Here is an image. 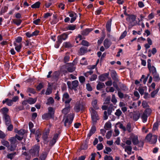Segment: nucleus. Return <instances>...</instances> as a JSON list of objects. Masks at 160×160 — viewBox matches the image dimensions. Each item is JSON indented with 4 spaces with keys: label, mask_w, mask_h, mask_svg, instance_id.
I'll return each instance as SVG.
<instances>
[{
    "label": "nucleus",
    "mask_w": 160,
    "mask_h": 160,
    "mask_svg": "<svg viewBox=\"0 0 160 160\" xmlns=\"http://www.w3.org/2000/svg\"><path fill=\"white\" fill-rule=\"evenodd\" d=\"M48 112L42 115V118L43 119H48L49 118H53L55 111L52 107H49L48 108Z\"/></svg>",
    "instance_id": "1"
},
{
    "label": "nucleus",
    "mask_w": 160,
    "mask_h": 160,
    "mask_svg": "<svg viewBox=\"0 0 160 160\" xmlns=\"http://www.w3.org/2000/svg\"><path fill=\"white\" fill-rule=\"evenodd\" d=\"M91 115L92 121L93 124H96L98 120L99 119L98 114L97 112L96 111L92 108H90Z\"/></svg>",
    "instance_id": "2"
},
{
    "label": "nucleus",
    "mask_w": 160,
    "mask_h": 160,
    "mask_svg": "<svg viewBox=\"0 0 160 160\" xmlns=\"http://www.w3.org/2000/svg\"><path fill=\"white\" fill-rule=\"evenodd\" d=\"M40 147L37 145H35L29 151L30 154L33 156L38 157Z\"/></svg>",
    "instance_id": "3"
},
{
    "label": "nucleus",
    "mask_w": 160,
    "mask_h": 160,
    "mask_svg": "<svg viewBox=\"0 0 160 160\" xmlns=\"http://www.w3.org/2000/svg\"><path fill=\"white\" fill-rule=\"evenodd\" d=\"M74 118V115L72 113L68 114L64 122L65 126H69L72 123Z\"/></svg>",
    "instance_id": "4"
},
{
    "label": "nucleus",
    "mask_w": 160,
    "mask_h": 160,
    "mask_svg": "<svg viewBox=\"0 0 160 160\" xmlns=\"http://www.w3.org/2000/svg\"><path fill=\"white\" fill-rule=\"evenodd\" d=\"M74 109L76 112H78L80 110L83 111L84 108L83 105L81 104L80 102L78 101L75 104Z\"/></svg>",
    "instance_id": "5"
},
{
    "label": "nucleus",
    "mask_w": 160,
    "mask_h": 160,
    "mask_svg": "<svg viewBox=\"0 0 160 160\" xmlns=\"http://www.w3.org/2000/svg\"><path fill=\"white\" fill-rule=\"evenodd\" d=\"M26 131H15V132L17 133L16 135L17 137V139L19 141H21L23 138V136L26 132Z\"/></svg>",
    "instance_id": "6"
},
{
    "label": "nucleus",
    "mask_w": 160,
    "mask_h": 160,
    "mask_svg": "<svg viewBox=\"0 0 160 160\" xmlns=\"http://www.w3.org/2000/svg\"><path fill=\"white\" fill-rule=\"evenodd\" d=\"M136 16L134 14H130L126 18V21L129 22L130 24L133 23V22L135 21Z\"/></svg>",
    "instance_id": "7"
},
{
    "label": "nucleus",
    "mask_w": 160,
    "mask_h": 160,
    "mask_svg": "<svg viewBox=\"0 0 160 160\" xmlns=\"http://www.w3.org/2000/svg\"><path fill=\"white\" fill-rule=\"evenodd\" d=\"M110 75L114 81H116V82L119 81L117 73L115 70H111L110 72Z\"/></svg>",
    "instance_id": "8"
},
{
    "label": "nucleus",
    "mask_w": 160,
    "mask_h": 160,
    "mask_svg": "<svg viewBox=\"0 0 160 160\" xmlns=\"http://www.w3.org/2000/svg\"><path fill=\"white\" fill-rule=\"evenodd\" d=\"M53 86V84L52 83L51 84L50 82L48 83V87L47 89L45 92V94L46 95H49L52 93V87Z\"/></svg>",
    "instance_id": "9"
},
{
    "label": "nucleus",
    "mask_w": 160,
    "mask_h": 160,
    "mask_svg": "<svg viewBox=\"0 0 160 160\" xmlns=\"http://www.w3.org/2000/svg\"><path fill=\"white\" fill-rule=\"evenodd\" d=\"M67 64L68 66H67L66 69L68 72H72L75 70L76 68L74 67L73 63H67Z\"/></svg>",
    "instance_id": "10"
},
{
    "label": "nucleus",
    "mask_w": 160,
    "mask_h": 160,
    "mask_svg": "<svg viewBox=\"0 0 160 160\" xmlns=\"http://www.w3.org/2000/svg\"><path fill=\"white\" fill-rule=\"evenodd\" d=\"M68 37V34L64 32L61 35L58 36L57 37V39L58 40H60L61 42H62L63 40H66Z\"/></svg>",
    "instance_id": "11"
},
{
    "label": "nucleus",
    "mask_w": 160,
    "mask_h": 160,
    "mask_svg": "<svg viewBox=\"0 0 160 160\" xmlns=\"http://www.w3.org/2000/svg\"><path fill=\"white\" fill-rule=\"evenodd\" d=\"M109 74V72L102 74L98 77L99 79L101 82H103L108 78Z\"/></svg>",
    "instance_id": "12"
},
{
    "label": "nucleus",
    "mask_w": 160,
    "mask_h": 160,
    "mask_svg": "<svg viewBox=\"0 0 160 160\" xmlns=\"http://www.w3.org/2000/svg\"><path fill=\"white\" fill-rule=\"evenodd\" d=\"M63 47L66 48H68L73 47L74 46V43L72 41L71 42H65L63 43Z\"/></svg>",
    "instance_id": "13"
},
{
    "label": "nucleus",
    "mask_w": 160,
    "mask_h": 160,
    "mask_svg": "<svg viewBox=\"0 0 160 160\" xmlns=\"http://www.w3.org/2000/svg\"><path fill=\"white\" fill-rule=\"evenodd\" d=\"M76 25L73 24H68L65 28L63 29V31L67 30H74L76 29Z\"/></svg>",
    "instance_id": "14"
},
{
    "label": "nucleus",
    "mask_w": 160,
    "mask_h": 160,
    "mask_svg": "<svg viewBox=\"0 0 160 160\" xmlns=\"http://www.w3.org/2000/svg\"><path fill=\"white\" fill-rule=\"evenodd\" d=\"M3 118L4 119L6 125H8L11 123L10 118L8 115L7 114L3 115Z\"/></svg>",
    "instance_id": "15"
},
{
    "label": "nucleus",
    "mask_w": 160,
    "mask_h": 160,
    "mask_svg": "<svg viewBox=\"0 0 160 160\" xmlns=\"http://www.w3.org/2000/svg\"><path fill=\"white\" fill-rule=\"evenodd\" d=\"M78 82L77 80L73 81L72 82V86L71 88V90H73L75 91L77 90V88L78 85Z\"/></svg>",
    "instance_id": "16"
},
{
    "label": "nucleus",
    "mask_w": 160,
    "mask_h": 160,
    "mask_svg": "<svg viewBox=\"0 0 160 160\" xmlns=\"http://www.w3.org/2000/svg\"><path fill=\"white\" fill-rule=\"evenodd\" d=\"M112 42L108 38H106L105 39L104 41V46L105 48L106 49L108 48L111 46Z\"/></svg>",
    "instance_id": "17"
},
{
    "label": "nucleus",
    "mask_w": 160,
    "mask_h": 160,
    "mask_svg": "<svg viewBox=\"0 0 160 160\" xmlns=\"http://www.w3.org/2000/svg\"><path fill=\"white\" fill-rule=\"evenodd\" d=\"M2 103L3 104H4L6 103V104L9 106H12L13 104V102H12V100L8 98H5V100H3Z\"/></svg>",
    "instance_id": "18"
},
{
    "label": "nucleus",
    "mask_w": 160,
    "mask_h": 160,
    "mask_svg": "<svg viewBox=\"0 0 160 160\" xmlns=\"http://www.w3.org/2000/svg\"><path fill=\"white\" fill-rule=\"evenodd\" d=\"M112 21V19H110L108 21L106 24V30L108 32H110L111 31Z\"/></svg>",
    "instance_id": "19"
},
{
    "label": "nucleus",
    "mask_w": 160,
    "mask_h": 160,
    "mask_svg": "<svg viewBox=\"0 0 160 160\" xmlns=\"http://www.w3.org/2000/svg\"><path fill=\"white\" fill-rule=\"evenodd\" d=\"M92 30V28H87L82 31L81 34L83 36H87Z\"/></svg>",
    "instance_id": "20"
},
{
    "label": "nucleus",
    "mask_w": 160,
    "mask_h": 160,
    "mask_svg": "<svg viewBox=\"0 0 160 160\" xmlns=\"http://www.w3.org/2000/svg\"><path fill=\"white\" fill-rule=\"evenodd\" d=\"M72 100V98L69 99L68 100H66L64 102L65 104V108L68 109H70V105L69 104L71 101Z\"/></svg>",
    "instance_id": "21"
},
{
    "label": "nucleus",
    "mask_w": 160,
    "mask_h": 160,
    "mask_svg": "<svg viewBox=\"0 0 160 160\" xmlns=\"http://www.w3.org/2000/svg\"><path fill=\"white\" fill-rule=\"evenodd\" d=\"M87 52L88 50L87 48L85 47H82L80 49L79 53L80 55H82L85 53H86Z\"/></svg>",
    "instance_id": "22"
},
{
    "label": "nucleus",
    "mask_w": 160,
    "mask_h": 160,
    "mask_svg": "<svg viewBox=\"0 0 160 160\" xmlns=\"http://www.w3.org/2000/svg\"><path fill=\"white\" fill-rule=\"evenodd\" d=\"M17 143H10L9 144L8 149L11 151H12L15 150L17 147Z\"/></svg>",
    "instance_id": "23"
},
{
    "label": "nucleus",
    "mask_w": 160,
    "mask_h": 160,
    "mask_svg": "<svg viewBox=\"0 0 160 160\" xmlns=\"http://www.w3.org/2000/svg\"><path fill=\"white\" fill-rule=\"evenodd\" d=\"M17 137L15 135L14 137H11L8 139V141H9L10 143H16L18 142L17 140Z\"/></svg>",
    "instance_id": "24"
},
{
    "label": "nucleus",
    "mask_w": 160,
    "mask_h": 160,
    "mask_svg": "<svg viewBox=\"0 0 160 160\" xmlns=\"http://www.w3.org/2000/svg\"><path fill=\"white\" fill-rule=\"evenodd\" d=\"M105 86L103 82H99L97 85V89L99 90L101 89L105 88Z\"/></svg>",
    "instance_id": "25"
},
{
    "label": "nucleus",
    "mask_w": 160,
    "mask_h": 160,
    "mask_svg": "<svg viewBox=\"0 0 160 160\" xmlns=\"http://www.w3.org/2000/svg\"><path fill=\"white\" fill-rule=\"evenodd\" d=\"M148 68L149 71V72L151 73L152 75L157 72L156 69L153 66H151Z\"/></svg>",
    "instance_id": "26"
},
{
    "label": "nucleus",
    "mask_w": 160,
    "mask_h": 160,
    "mask_svg": "<svg viewBox=\"0 0 160 160\" xmlns=\"http://www.w3.org/2000/svg\"><path fill=\"white\" fill-rule=\"evenodd\" d=\"M14 45L15 46V49L18 52H19L21 51V49L22 47V45L21 44H20L18 45L17 43L14 42L13 43Z\"/></svg>",
    "instance_id": "27"
},
{
    "label": "nucleus",
    "mask_w": 160,
    "mask_h": 160,
    "mask_svg": "<svg viewBox=\"0 0 160 160\" xmlns=\"http://www.w3.org/2000/svg\"><path fill=\"white\" fill-rule=\"evenodd\" d=\"M8 111V109L6 107L3 108L0 110V112L2 113L3 116L5 115V114H7Z\"/></svg>",
    "instance_id": "28"
},
{
    "label": "nucleus",
    "mask_w": 160,
    "mask_h": 160,
    "mask_svg": "<svg viewBox=\"0 0 160 160\" xmlns=\"http://www.w3.org/2000/svg\"><path fill=\"white\" fill-rule=\"evenodd\" d=\"M27 100L28 103L30 104L31 105L33 104L36 102L37 101V99L35 98H32L29 97Z\"/></svg>",
    "instance_id": "29"
},
{
    "label": "nucleus",
    "mask_w": 160,
    "mask_h": 160,
    "mask_svg": "<svg viewBox=\"0 0 160 160\" xmlns=\"http://www.w3.org/2000/svg\"><path fill=\"white\" fill-rule=\"evenodd\" d=\"M71 98H70V96L68 92H65L63 95L62 101L63 102H64L65 100V99L68 100L69 99Z\"/></svg>",
    "instance_id": "30"
},
{
    "label": "nucleus",
    "mask_w": 160,
    "mask_h": 160,
    "mask_svg": "<svg viewBox=\"0 0 160 160\" xmlns=\"http://www.w3.org/2000/svg\"><path fill=\"white\" fill-rule=\"evenodd\" d=\"M22 20L21 19H13L12 21V22H13L16 24L17 26H19L20 25L22 22Z\"/></svg>",
    "instance_id": "31"
},
{
    "label": "nucleus",
    "mask_w": 160,
    "mask_h": 160,
    "mask_svg": "<svg viewBox=\"0 0 160 160\" xmlns=\"http://www.w3.org/2000/svg\"><path fill=\"white\" fill-rule=\"evenodd\" d=\"M97 99L94 100L92 101V106L93 108L96 110H98L99 109V107L97 105Z\"/></svg>",
    "instance_id": "32"
},
{
    "label": "nucleus",
    "mask_w": 160,
    "mask_h": 160,
    "mask_svg": "<svg viewBox=\"0 0 160 160\" xmlns=\"http://www.w3.org/2000/svg\"><path fill=\"white\" fill-rule=\"evenodd\" d=\"M153 80L155 82H158L160 80L159 75L157 72L153 74Z\"/></svg>",
    "instance_id": "33"
},
{
    "label": "nucleus",
    "mask_w": 160,
    "mask_h": 160,
    "mask_svg": "<svg viewBox=\"0 0 160 160\" xmlns=\"http://www.w3.org/2000/svg\"><path fill=\"white\" fill-rule=\"evenodd\" d=\"M40 4L41 2L39 1H38L32 5L31 6V8H39L40 7Z\"/></svg>",
    "instance_id": "34"
},
{
    "label": "nucleus",
    "mask_w": 160,
    "mask_h": 160,
    "mask_svg": "<svg viewBox=\"0 0 160 160\" xmlns=\"http://www.w3.org/2000/svg\"><path fill=\"white\" fill-rule=\"evenodd\" d=\"M47 156V153L46 152H43L40 155L39 158L41 160H45Z\"/></svg>",
    "instance_id": "35"
},
{
    "label": "nucleus",
    "mask_w": 160,
    "mask_h": 160,
    "mask_svg": "<svg viewBox=\"0 0 160 160\" xmlns=\"http://www.w3.org/2000/svg\"><path fill=\"white\" fill-rule=\"evenodd\" d=\"M16 154L17 153L16 152H14L11 153H9L7 155V158L11 160H12L14 158V157Z\"/></svg>",
    "instance_id": "36"
},
{
    "label": "nucleus",
    "mask_w": 160,
    "mask_h": 160,
    "mask_svg": "<svg viewBox=\"0 0 160 160\" xmlns=\"http://www.w3.org/2000/svg\"><path fill=\"white\" fill-rule=\"evenodd\" d=\"M49 133V131H47L45 132H43L42 135V138L44 141H46L48 138Z\"/></svg>",
    "instance_id": "37"
},
{
    "label": "nucleus",
    "mask_w": 160,
    "mask_h": 160,
    "mask_svg": "<svg viewBox=\"0 0 160 160\" xmlns=\"http://www.w3.org/2000/svg\"><path fill=\"white\" fill-rule=\"evenodd\" d=\"M1 143L3 146H6L8 148L9 147V142L4 139H2L1 141Z\"/></svg>",
    "instance_id": "38"
},
{
    "label": "nucleus",
    "mask_w": 160,
    "mask_h": 160,
    "mask_svg": "<svg viewBox=\"0 0 160 160\" xmlns=\"http://www.w3.org/2000/svg\"><path fill=\"white\" fill-rule=\"evenodd\" d=\"M157 136L156 135H153L152 137L150 143H155L157 141Z\"/></svg>",
    "instance_id": "39"
},
{
    "label": "nucleus",
    "mask_w": 160,
    "mask_h": 160,
    "mask_svg": "<svg viewBox=\"0 0 160 160\" xmlns=\"http://www.w3.org/2000/svg\"><path fill=\"white\" fill-rule=\"evenodd\" d=\"M149 116L143 113L141 117V118L142 119V121L143 122L145 123L146 122Z\"/></svg>",
    "instance_id": "40"
},
{
    "label": "nucleus",
    "mask_w": 160,
    "mask_h": 160,
    "mask_svg": "<svg viewBox=\"0 0 160 160\" xmlns=\"http://www.w3.org/2000/svg\"><path fill=\"white\" fill-rule=\"evenodd\" d=\"M54 102V100L52 97H49L48 99V102H46V104L50 105L53 104Z\"/></svg>",
    "instance_id": "41"
},
{
    "label": "nucleus",
    "mask_w": 160,
    "mask_h": 160,
    "mask_svg": "<svg viewBox=\"0 0 160 160\" xmlns=\"http://www.w3.org/2000/svg\"><path fill=\"white\" fill-rule=\"evenodd\" d=\"M120 88L122 90L124 91H128V88L123 84H121L120 86Z\"/></svg>",
    "instance_id": "42"
},
{
    "label": "nucleus",
    "mask_w": 160,
    "mask_h": 160,
    "mask_svg": "<svg viewBox=\"0 0 160 160\" xmlns=\"http://www.w3.org/2000/svg\"><path fill=\"white\" fill-rule=\"evenodd\" d=\"M52 76L53 78L57 80L58 79L59 74L57 71H55Z\"/></svg>",
    "instance_id": "43"
},
{
    "label": "nucleus",
    "mask_w": 160,
    "mask_h": 160,
    "mask_svg": "<svg viewBox=\"0 0 160 160\" xmlns=\"http://www.w3.org/2000/svg\"><path fill=\"white\" fill-rule=\"evenodd\" d=\"M152 111L150 108H146L144 111L143 113L149 116L151 114Z\"/></svg>",
    "instance_id": "44"
},
{
    "label": "nucleus",
    "mask_w": 160,
    "mask_h": 160,
    "mask_svg": "<svg viewBox=\"0 0 160 160\" xmlns=\"http://www.w3.org/2000/svg\"><path fill=\"white\" fill-rule=\"evenodd\" d=\"M116 126L119 128L120 129H122V130H126L125 127L124 126L123 124L121 123L120 122H118L117 123L116 125Z\"/></svg>",
    "instance_id": "45"
},
{
    "label": "nucleus",
    "mask_w": 160,
    "mask_h": 160,
    "mask_svg": "<svg viewBox=\"0 0 160 160\" xmlns=\"http://www.w3.org/2000/svg\"><path fill=\"white\" fill-rule=\"evenodd\" d=\"M132 141L133 144L134 145H137L139 143L138 137L137 136L134 137L132 138Z\"/></svg>",
    "instance_id": "46"
},
{
    "label": "nucleus",
    "mask_w": 160,
    "mask_h": 160,
    "mask_svg": "<svg viewBox=\"0 0 160 160\" xmlns=\"http://www.w3.org/2000/svg\"><path fill=\"white\" fill-rule=\"evenodd\" d=\"M133 116V120L135 121H137L139 118L140 117V114L139 113L134 114Z\"/></svg>",
    "instance_id": "47"
},
{
    "label": "nucleus",
    "mask_w": 160,
    "mask_h": 160,
    "mask_svg": "<svg viewBox=\"0 0 160 160\" xmlns=\"http://www.w3.org/2000/svg\"><path fill=\"white\" fill-rule=\"evenodd\" d=\"M7 134L5 133L2 131H0V138L3 139L7 136Z\"/></svg>",
    "instance_id": "48"
},
{
    "label": "nucleus",
    "mask_w": 160,
    "mask_h": 160,
    "mask_svg": "<svg viewBox=\"0 0 160 160\" xmlns=\"http://www.w3.org/2000/svg\"><path fill=\"white\" fill-rule=\"evenodd\" d=\"M8 9V8L7 6H5L4 8H1L0 12L1 14H2L3 13L6 12Z\"/></svg>",
    "instance_id": "49"
},
{
    "label": "nucleus",
    "mask_w": 160,
    "mask_h": 160,
    "mask_svg": "<svg viewBox=\"0 0 160 160\" xmlns=\"http://www.w3.org/2000/svg\"><path fill=\"white\" fill-rule=\"evenodd\" d=\"M113 107V105L112 104H110L109 108L108 109V113L109 115L111 114L112 112V110Z\"/></svg>",
    "instance_id": "50"
},
{
    "label": "nucleus",
    "mask_w": 160,
    "mask_h": 160,
    "mask_svg": "<svg viewBox=\"0 0 160 160\" xmlns=\"http://www.w3.org/2000/svg\"><path fill=\"white\" fill-rule=\"evenodd\" d=\"M27 91L30 93L35 94L36 93V92L34 88H28L27 89Z\"/></svg>",
    "instance_id": "51"
},
{
    "label": "nucleus",
    "mask_w": 160,
    "mask_h": 160,
    "mask_svg": "<svg viewBox=\"0 0 160 160\" xmlns=\"http://www.w3.org/2000/svg\"><path fill=\"white\" fill-rule=\"evenodd\" d=\"M117 82L116 81H114L112 83V85L118 91L120 90V89L119 88Z\"/></svg>",
    "instance_id": "52"
},
{
    "label": "nucleus",
    "mask_w": 160,
    "mask_h": 160,
    "mask_svg": "<svg viewBox=\"0 0 160 160\" xmlns=\"http://www.w3.org/2000/svg\"><path fill=\"white\" fill-rule=\"evenodd\" d=\"M122 112L120 109H118L116 110V112L115 113V114L117 116L120 117L122 114Z\"/></svg>",
    "instance_id": "53"
},
{
    "label": "nucleus",
    "mask_w": 160,
    "mask_h": 160,
    "mask_svg": "<svg viewBox=\"0 0 160 160\" xmlns=\"http://www.w3.org/2000/svg\"><path fill=\"white\" fill-rule=\"evenodd\" d=\"M111 100V98L110 96L108 97L105 100V102H104L103 104H108L110 103V101Z\"/></svg>",
    "instance_id": "54"
},
{
    "label": "nucleus",
    "mask_w": 160,
    "mask_h": 160,
    "mask_svg": "<svg viewBox=\"0 0 160 160\" xmlns=\"http://www.w3.org/2000/svg\"><path fill=\"white\" fill-rule=\"evenodd\" d=\"M142 106L143 108H146L149 107V105L148 104V103L146 101H142Z\"/></svg>",
    "instance_id": "55"
},
{
    "label": "nucleus",
    "mask_w": 160,
    "mask_h": 160,
    "mask_svg": "<svg viewBox=\"0 0 160 160\" xmlns=\"http://www.w3.org/2000/svg\"><path fill=\"white\" fill-rule=\"evenodd\" d=\"M152 135L151 133L148 134L146 137V139L150 143L152 137Z\"/></svg>",
    "instance_id": "56"
},
{
    "label": "nucleus",
    "mask_w": 160,
    "mask_h": 160,
    "mask_svg": "<svg viewBox=\"0 0 160 160\" xmlns=\"http://www.w3.org/2000/svg\"><path fill=\"white\" fill-rule=\"evenodd\" d=\"M124 149L125 151H128L129 152H131L132 150V147L130 146H125Z\"/></svg>",
    "instance_id": "57"
},
{
    "label": "nucleus",
    "mask_w": 160,
    "mask_h": 160,
    "mask_svg": "<svg viewBox=\"0 0 160 160\" xmlns=\"http://www.w3.org/2000/svg\"><path fill=\"white\" fill-rule=\"evenodd\" d=\"M117 101V100L116 98L115 95L114 94H113L111 99V102L113 103L114 104H116Z\"/></svg>",
    "instance_id": "58"
},
{
    "label": "nucleus",
    "mask_w": 160,
    "mask_h": 160,
    "mask_svg": "<svg viewBox=\"0 0 160 160\" xmlns=\"http://www.w3.org/2000/svg\"><path fill=\"white\" fill-rule=\"evenodd\" d=\"M44 87L42 83H40L36 87V89L38 91H40L42 88Z\"/></svg>",
    "instance_id": "59"
},
{
    "label": "nucleus",
    "mask_w": 160,
    "mask_h": 160,
    "mask_svg": "<svg viewBox=\"0 0 160 160\" xmlns=\"http://www.w3.org/2000/svg\"><path fill=\"white\" fill-rule=\"evenodd\" d=\"M79 80L81 83H83L85 81V78L83 76H80L79 77Z\"/></svg>",
    "instance_id": "60"
},
{
    "label": "nucleus",
    "mask_w": 160,
    "mask_h": 160,
    "mask_svg": "<svg viewBox=\"0 0 160 160\" xmlns=\"http://www.w3.org/2000/svg\"><path fill=\"white\" fill-rule=\"evenodd\" d=\"M22 40V38L20 36H18L15 39V41L14 42L16 43V42L17 43H20L21 42Z\"/></svg>",
    "instance_id": "61"
},
{
    "label": "nucleus",
    "mask_w": 160,
    "mask_h": 160,
    "mask_svg": "<svg viewBox=\"0 0 160 160\" xmlns=\"http://www.w3.org/2000/svg\"><path fill=\"white\" fill-rule=\"evenodd\" d=\"M112 151V149L109 147H106L105 150L104 151V153L105 154H108V152H110Z\"/></svg>",
    "instance_id": "62"
},
{
    "label": "nucleus",
    "mask_w": 160,
    "mask_h": 160,
    "mask_svg": "<svg viewBox=\"0 0 160 160\" xmlns=\"http://www.w3.org/2000/svg\"><path fill=\"white\" fill-rule=\"evenodd\" d=\"M97 78V75L95 74H94L91 76V78H90V80L91 81H94Z\"/></svg>",
    "instance_id": "63"
},
{
    "label": "nucleus",
    "mask_w": 160,
    "mask_h": 160,
    "mask_svg": "<svg viewBox=\"0 0 160 160\" xmlns=\"http://www.w3.org/2000/svg\"><path fill=\"white\" fill-rule=\"evenodd\" d=\"M111 123L110 122H107L105 124L104 127L109 129L111 128Z\"/></svg>",
    "instance_id": "64"
}]
</instances>
